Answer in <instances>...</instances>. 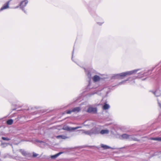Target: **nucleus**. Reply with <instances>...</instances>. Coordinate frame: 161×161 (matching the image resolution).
<instances>
[{"label":"nucleus","instance_id":"nucleus-10","mask_svg":"<svg viewBox=\"0 0 161 161\" xmlns=\"http://www.w3.org/2000/svg\"><path fill=\"white\" fill-rule=\"evenodd\" d=\"M109 108V105L106 103H105L103 107V110L107 109H108Z\"/></svg>","mask_w":161,"mask_h":161},{"label":"nucleus","instance_id":"nucleus-20","mask_svg":"<svg viewBox=\"0 0 161 161\" xmlns=\"http://www.w3.org/2000/svg\"><path fill=\"white\" fill-rule=\"evenodd\" d=\"M85 133L86 134H88L89 135H91V133L89 131H86L85 132Z\"/></svg>","mask_w":161,"mask_h":161},{"label":"nucleus","instance_id":"nucleus-19","mask_svg":"<svg viewBox=\"0 0 161 161\" xmlns=\"http://www.w3.org/2000/svg\"><path fill=\"white\" fill-rule=\"evenodd\" d=\"M2 139L3 140L9 141L10 140V139L8 137H2Z\"/></svg>","mask_w":161,"mask_h":161},{"label":"nucleus","instance_id":"nucleus-13","mask_svg":"<svg viewBox=\"0 0 161 161\" xmlns=\"http://www.w3.org/2000/svg\"><path fill=\"white\" fill-rule=\"evenodd\" d=\"M63 152H59L54 155L52 156L51 157V158H57V157H58V156H59Z\"/></svg>","mask_w":161,"mask_h":161},{"label":"nucleus","instance_id":"nucleus-14","mask_svg":"<svg viewBox=\"0 0 161 161\" xmlns=\"http://www.w3.org/2000/svg\"><path fill=\"white\" fill-rule=\"evenodd\" d=\"M101 147L103 148L104 149H108L110 148V147L106 145H104L103 144L101 145Z\"/></svg>","mask_w":161,"mask_h":161},{"label":"nucleus","instance_id":"nucleus-18","mask_svg":"<svg viewBox=\"0 0 161 161\" xmlns=\"http://www.w3.org/2000/svg\"><path fill=\"white\" fill-rule=\"evenodd\" d=\"M72 112V110H68L66 111L65 112L67 114H71Z\"/></svg>","mask_w":161,"mask_h":161},{"label":"nucleus","instance_id":"nucleus-5","mask_svg":"<svg viewBox=\"0 0 161 161\" xmlns=\"http://www.w3.org/2000/svg\"><path fill=\"white\" fill-rule=\"evenodd\" d=\"M80 126H77L76 127H70L68 126H64L63 127V129L64 130H67V131H70L72 130H76L78 128H80Z\"/></svg>","mask_w":161,"mask_h":161},{"label":"nucleus","instance_id":"nucleus-2","mask_svg":"<svg viewBox=\"0 0 161 161\" xmlns=\"http://www.w3.org/2000/svg\"><path fill=\"white\" fill-rule=\"evenodd\" d=\"M28 3V1L27 0H24L21 2L19 4V5L17 6L16 8L19 7L21 9H23V8L26 6Z\"/></svg>","mask_w":161,"mask_h":161},{"label":"nucleus","instance_id":"nucleus-16","mask_svg":"<svg viewBox=\"0 0 161 161\" xmlns=\"http://www.w3.org/2000/svg\"><path fill=\"white\" fill-rule=\"evenodd\" d=\"M150 139L152 140L161 141V137L151 138Z\"/></svg>","mask_w":161,"mask_h":161},{"label":"nucleus","instance_id":"nucleus-15","mask_svg":"<svg viewBox=\"0 0 161 161\" xmlns=\"http://www.w3.org/2000/svg\"><path fill=\"white\" fill-rule=\"evenodd\" d=\"M56 138H61L63 139H65L68 138V137L67 136H62V135L58 136H56Z\"/></svg>","mask_w":161,"mask_h":161},{"label":"nucleus","instance_id":"nucleus-11","mask_svg":"<svg viewBox=\"0 0 161 161\" xmlns=\"http://www.w3.org/2000/svg\"><path fill=\"white\" fill-rule=\"evenodd\" d=\"M108 132H109V131L108 130H102L100 131V133L101 134H108Z\"/></svg>","mask_w":161,"mask_h":161},{"label":"nucleus","instance_id":"nucleus-21","mask_svg":"<svg viewBox=\"0 0 161 161\" xmlns=\"http://www.w3.org/2000/svg\"><path fill=\"white\" fill-rule=\"evenodd\" d=\"M37 155H38V154L36 153H33V157H36Z\"/></svg>","mask_w":161,"mask_h":161},{"label":"nucleus","instance_id":"nucleus-7","mask_svg":"<svg viewBox=\"0 0 161 161\" xmlns=\"http://www.w3.org/2000/svg\"><path fill=\"white\" fill-rule=\"evenodd\" d=\"M100 78L97 75H95L93 78L92 80L94 82H96L100 80Z\"/></svg>","mask_w":161,"mask_h":161},{"label":"nucleus","instance_id":"nucleus-12","mask_svg":"<svg viewBox=\"0 0 161 161\" xmlns=\"http://www.w3.org/2000/svg\"><path fill=\"white\" fill-rule=\"evenodd\" d=\"M13 120L12 119H10L6 121V123L8 125H11L13 124Z\"/></svg>","mask_w":161,"mask_h":161},{"label":"nucleus","instance_id":"nucleus-6","mask_svg":"<svg viewBox=\"0 0 161 161\" xmlns=\"http://www.w3.org/2000/svg\"><path fill=\"white\" fill-rule=\"evenodd\" d=\"M151 92H152L156 96H159L161 94V92L160 91L158 90H156L155 92L153 91H150Z\"/></svg>","mask_w":161,"mask_h":161},{"label":"nucleus","instance_id":"nucleus-4","mask_svg":"<svg viewBox=\"0 0 161 161\" xmlns=\"http://www.w3.org/2000/svg\"><path fill=\"white\" fill-rule=\"evenodd\" d=\"M87 112L89 113L96 114L97 113V109L96 108L90 107L87 109Z\"/></svg>","mask_w":161,"mask_h":161},{"label":"nucleus","instance_id":"nucleus-1","mask_svg":"<svg viewBox=\"0 0 161 161\" xmlns=\"http://www.w3.org/2000/svg\"><path fill=\"white\" fill-rule=\"evenodd\" d=\"M134 72V71H127L126 72H123L119 74V76L121 78H123L125 76L127 75H130Z\"/></svg>","mask_w":161,"mask_h":161},{"label":"nucleus","instance_id":"nucleus-17","mask_svg":"<svg viewBox=\"0 0 161 161\" xmlns=\"http://www.w3.org/2000/svg\"><path fill=\"white\" fill-rule=\"evenodd\" d=\"M20 152H21V154L24 156H26L27 154L26 152L25 151L22 150H20Z\"/></svg>","mask_w":161,"mask_h":161},{"label":"nucleus","instance_id":"nucleus-8","mask_svg":"<svg viewBox=\"0 0 161 161\" xmlns=\"http://www.w3.org/2000/svg\"><path fill=\"white\" fill-rule=\"evenodd\" d=\"M80 110V107L75 108L72 109L73 112H79Z\"/></svg>","mask_w":161,"mask_h":161},{"label":"nucleus","instance_id":"nucleus-9","mask_svg":"<svg viewBox=\"0 0 161 161\" xmlns=\"http://www.w3.org/2000/svg\"><path fill=\"white\" fill-rule=\"evenodd\" d=\"M130 136V135H128V134H124L122 135L121 137L123 139H127L129 138Z\"/></svg>","mask_w":161,"mask_h":161},{"label":"nucleus","instance_id":"nucleus-3","mask_svg":"<svg viewBox=\"0 0 161 161\" xmlns=\"http://www.w3.org/2000/svg\"><path fill=\"white\" fill-rule=\"evenodd\" d=\"M12 0H10L5 3L0 9V11L9 8V3Z\"/></svg>","mask_w":161,"mask_h":161}]
</instances>
